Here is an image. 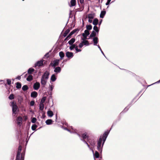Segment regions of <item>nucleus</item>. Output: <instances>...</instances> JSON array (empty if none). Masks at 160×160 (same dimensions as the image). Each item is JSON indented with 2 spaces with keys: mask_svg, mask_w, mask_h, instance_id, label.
I'll return each instance as SVG.
<instances>
[{
  "mask_svg": "<svg viewBox=\"0 0 160 160\" xmlns=\"http://www.w3.org/2000/svg\"><path fill=\"white\" fill-rule=\"evenodd\" d=\"M110 130L105 132L102 136H100L98 142L97 149L99 152H102V148L109 133Z\"/></svg>",
  "mask_w": 160,
  "mask_h": 160,
  "instance_id": "obj_1",
  "label": "nucleus"
},
{
  "mask_svg": "<svg viewBox=\"0 0 160 160\" xmlns=\"http://www.w3.org/2000/svg\"><path fill=\"white\" fill-rule=\"evenodd\" d=\"M49 72L48 71H46L42 75L41 78V83L43 88L45 87L46 85L48 80L49 78Z\"/></svg>",
  "mask_w": 160,
  "mask_h": 160,
  "instance_id": "obj_2",
  "label": "nucleus"
},
{
  "mask_svg": "<svg viewBox=\"0 0 160 160\" xmlns=\"http://www.w3.org/2000/svg\"><path fill=\"white\" fill-rule=\"evenodd\" d=\"M21 150L22 147L20 145L18 147L16 160H24V156H23L22 154H21Z\"/></svg>",
  "mask_w": 160,
  "mask_h": 160,
  "instance_id": "obj_3",
  "label": "nucleus"
},
{
  "mask_svg": "<svg viewBox=\"0 0 160 160\" xmlns=\"http://www.w3.org/2000/svg\"><path fill=\"white\" fill-rule=\"evenodd\" d=\"M11 106L12 107V111L13 112V115L14 114L15 115L16 114L17 111L18 110V107L16 103H14L13 102H12L11 103Z\"/></svg>",
  "mask_w": 160,
  "mask_h": 160,
  "instance_id": "obj_4",
  "label": "nucleus"
},
{
  "mask_svg": "<svg viewBox=\"0 0 160 160\" xmlns=\"http://www.w3.org/2000/svg\"><path fill=\"white\" fill-rule=\"evenodd\" d=\"M79 31V29L76 28L74 29L73 31L70 32V33L69 34V35L65 39L64 41L68 40L69 39H70L71 38V36L74 33L76 32L78 33V32Z\"/></svg>",
  "mask_w": 160,
  "mask_h": 160,
  "instance_id": "obj_5",
  "label": "nucleus"
},
{
  "mask_svg": "<svg viewBox=\"0 0 160 160\" xmlns=\"http://www.w3.org/2000/svg\"><path fill=\"white\" fill-rule=\"evenodd\" d=\"M59 62V59H55L51 62L50 65L53 68H55L58 65Z\"/></svg>",
  "mask_w": 160,
  "mask_h": 160,
  "instance_id": "obj_6",
  "label": "nucleus"
},
{
  "mask_svg": "<svg viewBox=\"0 0 160 160\" xmlns=\"http://www.w3.org/2000/svg\"><path fill=\"white\" fill-rule=\"evenodd\" d=\"M40 87V83L39 82H37L35 83L33 85V88L35 90H38Z\"/></svg>",
  "mask_w": 160,
  "mask_h": 160,
  "instance_id": "obj_7",
  "label": "nucleus"
},
{
  "mask_svg": "<svg viewBox=\"0 0 160 160\" xmlns=\"http://www.w3.org/2000/svg\"><path fill=\"white\" fill-rule=\"evenodd\" d=\"M89 34V32L88 30H85L84 32L82 34V35L83 36L84 39H87V37Z\"/></svg>",
  "mask_w": 160,
  "mask_h": 160,
  "instance_id": "obj_8",
  "label": "nucleus"
},
{
  "mask_svg": "<svg viewBox=\"0 0 160 160\" xmlns=\"http://www.w3.org/2000/svg\"><path fill=\"white\" fill-rule=\"evenodd\" d=\"M87 141L93 147L95 146V143L93 139L89 138L88 139Z\"/></svg>",
  "mask_w": 160,
  "mask_h": 160,
  "instance_id": "obj_9",
  "label": "nucleus"
},
{
  "mask_svg": "<svg viewBox=\"0 0 160 160\" xmlns=\"http://www.w3.org/2000/svg\"><path fill=\"white\" fill-rule=\"evenodd\" d=\"M66 56L68 58H72L73 56V53L71 52H67L66 53Z\"/></svg>",
  "mask_w": 160,
  "mask_h": 160,
  "instance_id": "obj_10",
  "label": "nucleus"
},
{
  "mask_svg": "<svg viewBox=\"0 0 160 160\" xmlns=\"http://www.w3.org/2000/svg\"><path fill=\"white\" fill-rule=\"evenodd\" d=\"M22 118L21 116H19L18 117L17 119V123L18 125L21 126L22 123Z\"/></svg>",
  "mask_w": 160,
  "mask_h": 160,
  "instance_id": "obj_11",
  "label": "nucleus"
},
{
  "mask_svg": "<svg viewBox=\"0 0 160 160\" xmlns=\"http://www.w3.org/2000/svg\"><path fill=\"white\" fill-rule=\"evenodd\" d=\"M53 68L54 69V72L56 73H59L61 72V69L60 67H55Z\"/></svg>",
  "mask_w": 160,
  "mask_h": 160,
  "instance_id": "obj_12",
  "label": "nucleus"
},
{
  "mask_svg": "<svg viewBox=\"0 0 160 160\" xmlns=\"http://www.w3.org/2000/svg\"><path fill=\"white\" fill-rule=\"evenodd\" d=\"M38 94L36 91H33L31 93V97L33 98H35L37 97Z\"/></svg>",
  "mask_w": 160,
  "mask_h": 160,
  "instance_id": "obj_13",
  "label": "nucleus"
},
{
  "mask_svg": "<svg viewBox=\"0 0 160 160\" xmlns=\"http://www.w3.org/2000/svg\"><path fill=\"white\" fill-rule=\"evenodd\" d=\"M93 45L94 46L97 45V44L98 42V40L97 37H94L93 38Z\"/></svg>",
  "mask_w": 160,
  "mask_h": 160,
  "instance_id": "obj_14",
  "label": "nucleus"
},
{
  "mask_svg": "<svg viewBox=\"0 0 160 160\" xmlns=\"http://www.w3.org/2000/svg\"><path fill=\"white\" fill-rule=\"evenodd\" d=\"M43 64V63L42 61H38L35 64V67H36L37 66L40 67L42 66Z\"/></svg>",
  "mask_w": 160,
  "mask_h": 160,
  "instance_id": "obj_15",
  "label": "nucleus"
},
{
  "mask_svg": "<svg viewBox=\"0 0 160 160\" xmlns=\"http://www.w3.org/2000/svg\"><path fill=\"white\" fill-rule=\"evenodd\" d=\"M81 140L83 141L87 145L88 148H89V149L92 151L93 153H94L93 150L90 147V145L88 144L85 140L84 139H81Z\"/></svg>",
  "mask_w": 160,
  "mask_h": 160,
  "instance_id": "obj_16",
  "label": "nucleus"
},
{
  "mask_svg": "<svg viewBox=\"0 0 160 160\" xmlns=\"http://www.w3.org/2000/svg\"><path fill=\"white\" fill-rule=\"evenodd\" d=\"M86 39H84V38H82V40H83L82 41V43L83 44L86 46H89V43L88 42V41L87 40H85Z\"/></svg>",
  "mask_w": 160,
  "mask_h": 160,
  "instance_id": "obj_17",
  "label": "nucleus"
},
{
  "mask_svg": "<svg viewBox=\"0 0 160 160\" xmlns=\"http://www.w3.org/2000/svg\"><path fill=\"white\" fill-rule=\"evenodd\" d=\"M53 122V121L51 119H48L45 122L48 125L51 124Z\"/></svg>",
  "mask_w": 160,
  "mask_h": 160,
  "instance_id": "obj_18",
  "label": "nucleus"
},
{
  "mask_svg": "<svg viewBox=\"0 0 160 160\" xmlns=\"http://www.w3.org/2000/svg\"><path fill=\"white\" fill-rule=\"evenodd\" d=\"M57 79L55 75L54 74H52L51 78L50 80H51L52 82H54Z\"/></svg>",
  "mask_w": 160,
  "mask_h": 160,
  "instance_id": "obj_19",
  "label": "nucleus"
},
{
  "mask_svg": "<svg viewBox=\"0 0 160 160\" xmlns=\"http://www.w3.org/2000/svg\"><path fill=\"white\" fill-rule=\"evenodd\" d=\"M75 41V39L74 38H72L68 42V43L70 45H71Z\"/></svg>",
  "mask_w": 160,
  "mask_h": 160,
  "instance_id": "obj_20",
  "label": "nucleus"
},
{
  "mask_svg": "<svg viewBox=\"0 0 160 160\" xmlns=\"http://www.w3.org/2000/svg\"><path fill=\"white\" fill-rule=\"evenodd\" d=\"M47 114L48 116L51 117L53 116V113L52 111L49 110L47 112Z\"/></svg>",
  "mask_w": 160,
  "mask_h": 160,
  "instance_id": "obj_21",
  "label": "nucleus"
},
{
  "mask_svg": "<svg viewBox=\"0 0 160 160\" xmlns=\"http://www.w3.org/2000/svg\"><path fill=\"white\" fill-rule=\"evenodd\" d=\"M59 55L60 58L61 59H62L63 58L65 55L63 52L61 51L59 52Z\"/></svg>",
  "mask_w": 160,
  "mask_h": 160,
  "instance_id": "obj_22",
  "label": "nucleus"
},
{
  "mask_svg": "<svg viewBox=\"0 0 160 160\" xmlns=\"http://www.w3.org/2000/svg\"><path fill=\"white\" fill-rule=\"evenodd\" d=\"M106 13V12L105 11H102L100 15V18H103L105 15Z\"/></svg>",
  "mask_w": 160,
  "mask_h": 160,
  "instance_id": "obj_23",
  "label": "nucleus"
},
{
  "mask_svg": "<svg viewBox=\"0 0 160 160\" xmlns=\"http://www.w3.org/2000/svg\"><path fill=\"white\" fill-rule=\"evenodd\" d=\"M98 20L97 18H96L93 20L92 24L95 26H96L98 24Z\"/></svg>",
  "mask_w": 160,
  "mask_h": 160,
  "instance_id": "obj_24",
  "label": "nucleus"
},
{
  "mask_svg": "<svg viewBox=\"0 0 160 160\" xmlns=\"http://www.w3.org/2000/svg\"><path fill=\"white\" fill-rule=\"evenodd\" d=\"M70 45L71 46L69 47V49L71 50H72L74 48L75 49V48L77 46L76 44H72Z\"/></svg>",
  "mask_w": 160,
  "mask_h": 160,
  "instance_id": "obj_25",
  "label": "nucleus"
},
{
  "mask_svg": "<svg viewBox=\"0 0 160 160\" xmlns=\"http://www.w3.org/2000/svg\"><path fill=\"white\" fill-rule=\"evenodd\" d=\"M33 79V77L32 75H30L26 79L28 81H30Z\"/></svg>",
  "mask_w": 160,
  "mask_h": 160,
  "instance_id": "obj_26",
  "label": "nucleus"
},
{
  "mask_svg": "<svg viewBox=\"0 0 160 160\" xmlns=\"http://www.w3.org/2000/svg\"><path fill=\"white\" fill-rule=\"evenodd\" d=\"M95 16L94 14H89L88 15V18L89 19H92Z\"/></svg>",
  "mask_w": 160,
  "mask_h": 160,
  "instance_id": "obj_27",
  "label": "nucleus"
},
{
  "mask_svg": "<svg viewBox=\"0 0 160 160\" xmlns=\"http://www.w3.org/2000/svg\"><path fill=\"white\" fill-rule=\"evenodd\" d=\"M70 3L71 6H74L76 5V1L75 0H71Z\"/></svg>",
  "mask_w": 160,
  "mask_h": 160,
  "instance_id": "obj_28",
  "label": "nucleus"
},
{
  "mask_svg": "<svg viewBox=\"0 0 160 160\" xmlns=\"http://www.w3.org/2000/svg\"><path fill=\"white\" fill-rule=\"evenodd\" d=\"M82 138L83 139H88V137L87 135V133H85L83 134L82 135Z\"/></svg>",
  "mask_w": 160,
  "mask_h": 160,
  "instance_id": "obj_29",
  "label": "nucleus"
},
{
  "mask_svg": "<svg viewBox=\"0 0 160 160\" xmlns=\"http://www.w3.org/2000/svg\"><path fill=\"white\" fill-rule=\"evenodd\" d=\"M70 31V30L69 29H67L64 32L63 34V36L64 37H66L67 35L69 33Z\"/></svg>",
  "mask_w": 160,
  "mask_h": 160,
  "instance_id": "obj_30",
  "label": "nucleus"
},
{
  "mask_svg": "<svg viewBox=\"0 0 160 160\" xmlns=\"http://www.w3.org/2000/svg\"><path fill=\"white\" fill-rule=\"evenodd\" d=\"M96 32L94 31H93L90 34V38L92 37H94L95 36H96Z\"/></svg>",
  "mask_w": 160,
  "mask_h": 160,
  "instance_id": "obj_31",
  "label": "nucleus"
},
{
  "mask_svg": "<svg viewBox=\"0 0 160 160\" xmlns=\"http://www.w3.org/2000/svg\"><path fill=\"white\" fill-rule=\"evenodd\" d=\"M44 105L43 103H40L39 104V109L41 111H42L44 109Z\"/></svg>",
  "mask_w": 160,
  "mask_h": 160,
  "instance_id": "obj_32",
  "label": "nucleus"
},
{
  "mask_svg": "<svg viewBox=\"0 0 160 160\" xmlns=\"http://www.w3.org/2000/svg\"><path fill=\"white\" fill-rule=\"evenodd\" d=\"M34 69L33 68H29L28 70V73L29 74H31L34 71Z\"/></svg>",
  "mask_w": 160,
  "mask_h": 160,
  "instance_id": "obj_33",
  "label": "nucleus"
},
{
  "mask_svg": "<svg viewBox=\"0 0 160 160\" xmlns=\"http://www.w3.org/2000/svg\"><path fill=\"white\" fill-rule=\"evenodd\" d=\"M16 87L18 89H19L21 87V84L19 82H17L16 83Z\"/></svg>",
  "mask_w": 160,
  "mask_h": 160,
  "instance_id": "obj_34",
  "label": "nucleus"
},
{
  "mask_svg": "<svg viewBox=\"0 0 160 160\" xmlns=\"http://www.w3.org/2000/svg\"><path fill=\"white\" fill-rule=\"evenodd\" d=\"M99 156L98 152L97 151H95L94 154V157L96 158H99Z\"/></svg>",
  "mask_w": 160,
  "mask_h": 160,
  "instance_id": "obj_35",
  "label": "nucleus"
},
{
  "mask_svg": "<svg viewBox=\"0 0 160 160\" xmlns=\"http://www.w3.org/2000/svg\"><path fill=\"white\" fill-rule=\"evenodd\" d=\"M28 89V88L27 85H24L23 86L22 88V90L24 91H26Z\"/></svg>",
  "mask_w": 160,
  "mask_h": 160,
  "instance_id": "obj_36",
  "label": "nucleus"
},
{
  "mask_svg": "<svg viewBox=\"0 0 160 160\" xmlns=\"http://www.w3.org/2000/svg\"><path fill=\"white\" fill-rule=\"evenodd\" d=\"M130 107V106L129 105H128L127 107H126L124 109L123 111L121 113H122L123 112H127L128 110Z\"/></svg>",
  "mask_w": 160,
  "mask_h": 160,
  "instance_id": "obj_37",
  "label": "nucleus"
},
{
  "mask_svg": "<svg viewBox=\"0 0 160 160\" xmlns=\"http://www.w3.org/2000/svg\"><path fill=\"white\" fill-rule=\"evenodd\" d=\"M37 127V126L35 124L33 125L32 126V129L33 131L36 130V128Z\"/></svg>",
  "mask_w": 160,
  "mask_h": 160,
  "instance_id": "obj_38",
  "label": "nucleus"
},
{
  "mask_svg": "<svg viewBox=\"0 0 160 160\" xmlns=\"http://www.w3.org/2000/svg\"><path fill=\"white\" fill-rule=\"evenodd\" d=\"M92 28V27L91 25L89 24L86 26V28L87 30H91Z\"/></svg>",
  "mask_w": 160,
  "mask_h": 160,
  "instance_id": "obj_39",
  "label": "nucleus"
},
{
  "mask_svg": "<svg viewBox=\"0 0 160 160\" xmlns=\"http://www.w3.org/2000/svg\"><path fill=\"white\" fill-rule=\"evenodd\" d=\"M93 30L95 31L96 32H98L99 31V29H98V27L96 26H94L93 28Z\"/></svg>",
  "mask_w": 160,
  "mask_h": 160,
  "instance_id": "obj_40",
  "label": "nucleus"
},
{
  "mask_svg": "<svg viewBox=\"0 0 160 160\" xmlns=\"http://www.w3.org/2000/svg\"><path fill=\"white\" fill-rule=\"evenodd\" d=\"M46 100V97H43L42 98L40 103H43Z\"/></svg>",
  "mask_w": 160,
  "mask_h": 160,
  "instance_id": "obj_41",
  "label": "nucleus"
},
{
  "mask_svg": "<svg viewBox=\"0 0 160 160\" xmlns=\"http://www.w3.org/2000/svg\"><path fill=\"white\" fill-rule=\"evenodd\" d=\"M14 98V95L13 94H10L8 98L10 100L13 99Z\"/></svg>",
  "mask_w": 160,
  "mask_h": 160,
  "instance_id": "obj_42",
  "label": "nucleus"
},
{
  "mask_svg": "<svg viewBox=\"0 0 160 160\" xmlns=\"http://www.w3.org/2000/svg\"><path fill=\"white\" fill-rule=\"evenodd\" d=\"M37 121V119L35 118H33L31 120V122L32 123H35Z\"/></svg>",
  "mask_w": 160,
  "mask_h": 160,
  "instance_id": "obj_43",
  "label": "nucleus"
},
{
  "mask_svg": "<svg viewBox=\"0 0 160 160\" xmlns=\"http://www.w3.org/2000/svg\"><path fill=\"white\" fill-rule=\"evenodd\" d=\"M7 84L8 85H10L11 83V81L10 79H7Z\"/></svg>",
  "mask_w": 160,
  "mask_h": 160,
  "instance_id": "obj_44",
  "label": "nucleus"
},
{
  "mask_svg": "<svg viewBox=\"0 0 160 160\" xmlns=\"http://www.w3.org/2000/svg\"><path fill=\"white\" fill-rule=\"evenodd\" d=\"M49 88L50 91L52 92L54 86L52 85H50Z\"/></svg>",
  "mask_w": 160,
  "mask_h": 160,
  "instance_id": "obj_45",
  "label": "nucleus"
},
{
  "mask_svg": "<svg viewBox=\"0 0 160 160\" xmlns=\"http://www.w3.org/2000/svg\"><path fill=\"white\" fill-rule=\"evenodd\" d=\"M75 49L77 52H80L81 51V50L78 49V46L76 47Z\"/></svg>",
  "mask_w": 160,
  "mask_h": 160,
  "instance_id": "obj_46",
  "label": "nucleus"
},
{
  "mask_svg": "<svg viewBox=\"0 0 160 160\" xmlns=\"http://www.w3.org/2000/svg\"><path fill=\"white\" fill-rule=\"evenodd\" d=\"M35 104V102L33 101H31L30 102V105L31 106H33Z\"/></svg>",
  "mask_w": 160,
  "mask_h": 160,
  "instance_id": "obj_47",
  "label": "nucleus"
},
{
  "mask_svg": "<svg viewBox=\"0 0 160 160\" xmlns=\"http://www.w3.org/2000/svg\"><path fill=\"white\" fill-rule=\"evenodd\" d=\"M83 43H82V42H81L79 45V48H81L83 46Z\"/></svg>",
  "mask_w": 160,
  "mask_h": 160,
  "instance_id": "obj_48",
  "label": "nucleus"
},
{
  "mask_svg": "<svg viewBox=\"0 0 160 160\" xmlns=\"http://www.w3.org/2000/svg\"><path fill=\"white\" fill-rule=\"evenodd\" d=\"M111 1V0H108L107 2L106 3V5H108Z\"/></svg>",
  "mask_w": 160,
  "mask_h": 160,
  "instance_id": "obj_49",
  "label": "nucleus"
},
{
  "mask_svg": "<svg viewBox=\"0 0 160 160\" xmlns=\"http://www.w3.org/2000/svg\"><path fill=\"white\" fill-rule=\"evenodd\" d=\"M49 53L48 52V53H47L45 55H44V56L46 57H49Z\"/></svg>",
  "mask_w": 160,
  "mask_h": 160,
  "instance_id": "obj_50",
  "label": "nucleus"
},
{
  "mask_svg": "<svg viewBox=\"0 0 160 160\" xmlns=\"http://www.w3.org/2000/svg\"><path fill=\"white\" fill-rule=\"evenodd\" d=\"M92 19H88V22H89V23H92Z\"/></svg>",
  "mask_w": 160,
  "mask_h": 160,
  "instance_id": "obj_51",
  "label": "nucleus"
},
{
  "mask_svg": "<svg viewBox=\"0 0 160 160\" xmlns=\"http://www.w3.org/2000/svg\"><path fill=\"white\" fill-rule=\"evenodd\" d=\"M18 80H20L21 79V77L20 76H18V77L16 78Z\"/></svg>",
  "mask_w": 160,
  "mask_h": 160,
  "instance_id": "obj_52",
  "label": "nucleus"
},
{
  "mask_svg": "<svg viewBox=\"0 0 160 160\" xmlns=\"http://www.w3.org/2000/svg\"><path fill=\"white\" fill-rule=\"evenodd\" d=\"M98 47V48L99 49V50H100V51H101V49L100 48V47L99 45H97Z\"/></svg>",
  "mask_w": 160,
  "mask_h": 160,
  "instance_id": "obj_53",
  "label": "nucleus"
},
{
  "mask_svg": "<svg viewBox=\"0 0 160 160\" xmlns=\"http://www.w3.org/2000/svg\"><path fill=\"white\" fill-rule=\"evenodd\" d=\"M84 0H80V2L81 3H82L84 2Z\"/></svg>",
  "mask_w": 160,
  "mask_h": 160,
  "instance_id": "obj_54",
  "label": "nucleus"
},
{
  "mask_svg": "<svg viewBox=\"0 0 160 160\" xmlns=\"http://www.w3.org/2000/svg\"><path fill=\"white\" fill-rule=\"evenodd\" d=\"M101 51V53H102V54L106 57L103 52L102 51V50H101V51Z\"/></svg>",
  "mask_w": 160,
  "mask_h": 160,
  "instance_id": "obj_55",
  "label": "nucleus"
},
{
  "mask_svg": "<svg viewBox=\"0 0 160 160\" xmlns=\"http://www.w3.org/2000/svg\"><path fill=\"white\" fill-rule=\"evenodd\" d=\"M101 22H102V20L99 22V23H98V25L99 26H100L101 23Z\"/></svg>",
  "mask_w": 160,
  "mask_h": 160,
  "instance_id": "obj_56",
  "label": "nucleus"
},
{
  "mask_svg": "<svg viewBox=\"0 0 160 160\" xmlns=\"http://www.w3.org/2000/svg\"><path fill=\"white\" fill-rule=\"evenodd\" d=\"M64 64H63V63H62L61 65V66L62 67H63Z\"/></svg>",
  "mask_w": 160,
  "mask_h": 160,
  "instance_id": "obj_57",
  "label": "nucleus"
},
{
  "mask_svg": "<svg viewBox=\"0 0 160 160\" xmlns=\"http://www.w3.org/2000/svg\"><path fill=\"white\" fill-rule=\"evenodd\" d=\"M67 130L68 131L70 132L71 133H72V132H71V131L68 129Z\"/></svg>",
  "mask_w": 160,
  "mask_h": 160,
  "instance_id": "obj_58",
  "label": "nucleus"
},
{
  "mask_svg": "<svg viewBox=\"0 0 160 160\" xmlns=\"http://www.w3.org/2000/svg\"><path fill=\"white\" fill-rule=\"evenodd\" d=\"M63 128L65 130H67V129H68V128H63Z\"/></svg>",
  "mask_w": 160,
  "mask_h": 160,
  "instance_id": "obj_59",
  "label": "nucleus"
},
{
  "mask_svg": "<svg viewBox=\"0 0 160 160\" xmlns=\"http://www.w3.org/2000/svg\"><path fill=\"white\" fill-rule=\"evenodd\" d=\"M159 82H160V79L156 82V83H159Z\"/></svg>",
  "mask_w": 160,
  "mask_h": 160,
  "instance_id": "obj_60",
  "label": "nucleus"
},
{
  "mask_svg": "<svg viewBox=\"0 0 160 160\" xmlns=\"http://www.w3.org/2000/svg\"><path fill=\"white\" fill-rule=\"evenodd\" d=\"M65 60H64L62 61V63H63V62H65Z\"/></svg>",
  "mask_w": 160,
  "mask_h": 160,
  "instance_id": "obj_61",
  "label": "nucleus"
},
{
  "mask_svg": "<svg viewBox=\"0 0 160 160\" xmlns=\"http://www.w3.org/2000/svg\"><path fill=\"white\" fill-rule=\"evenodd\" d=\"M56 119L57 120V115H56Z\"/></svg>",
  "mask_w": 160,
  "mask_h": 160,
  "instance_id": "obj_62",
  "label": "nucleus"
},
{
  "mask_svg": "<svg viewBox=\"0 0 160 160\" xmlns=\"http://www.w3.org/2000/svg\"><path fill=\"white\" fill-rule=\"evenodd\" d=\"M77 135L79 137H80V136L79 134H77Z\"/></svg>",
  "mask_w": 160,
  "mask_h": 160,
  "instance_id": "obj_63",
  "label": "nucleus"
},
{
  "mask_svg": "<svg viewBox=\"0 0 160 160\" xmlns=\"http://www.w3.org/2000/svg\"><path fill=\"white\" fill-rule=\"evenodd\" d=\"M71 128L72 129H73V128H72V126H71Z\"/></svg>",
  "mask_w": 160,
  "mask_h": 160,
  "instance_id": "obj_64",
  "label": "nucleus"
}]
</instances>
